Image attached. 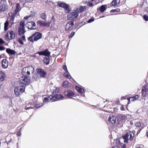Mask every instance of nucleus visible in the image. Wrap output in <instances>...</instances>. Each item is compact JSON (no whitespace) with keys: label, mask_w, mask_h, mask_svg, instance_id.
Instances as JSON below:
<instances>
[{"label":"nucleus","mask_w":148,"mask_h":148,"mask_svg":"<svg viewBox=\"0 0 148 148\" xmlns=\"http://www.w3.org/2000/svg\"><path fill=\"white\" fill-rule=\"evenodd\" d=\"M42 36V34L39 32H36L30 37L28 38V40L32 43L37 41L41 39Z\"/></svg>","instance_id":"f257e3e1"},{"label":"nucleus","mask_w":148,"mask_h":148,"mask_svg":"<svg viewBox=\"0 0 148 148\" xmlns=\"http://www.w3.org/2000/svg\"><path fill=\"white\" fill-rule=\"evenodd\" d=\"M34 68L32 66H29L24 68L21 72L22 76H29L30 75V72H33Z\"/></svg>","instance_id":"f03ea898"},{"label":"nucleus","mask_w":148,"mask_h":148,"mask_svg":"<svg viewBox=\"0 0 148 148\" xmlns=\"http://www.w3.org/2000/svg\"><path fill=\"white\" fill-rule=\"evenodd\" d=\"M134 132L128 131L122 136L123 139L124 140V142L127 143L129 139L130 141L134 139Z\"/></svg>","instance_id":"7ed1b4c3"},{"label":"nucleus","mask_w":148,"mask_h":148,"mask_svg":"<svg viewBox=\"0 0 148 148\" xmlns=\"http://www.w3.org/2000/svg\"><path fill=\"white\" fill-rule=\"evenodd\" d=\"M30 77L29 76H22L21 79L19 81V86L28 85L30 82Z\"/></svg>","instance_id":"20e7f679"},{"label":"nucleus","mask_w":148,"mask_h":148,"mask_svg":"<svg viewBox=\"0 0 148 148\" xmlns=\"http://www.w3.org/2000/svg\"><path fill=\"white\" fill-rule=\"evenodd\" d=\"M25 87L22 86L16 87L14 90V94L16 97L19 96L25 91Z\"/></svg>","instance_id":"39448f33"},{"label":"nucleus","mask_w":148,"mask_h":148,"mask_svg":"<svg viewBox=\"0 0 148 148\" xmlns=\"http://www.w3.org/2000/svg\"><path fill=\"white\" fill-rule=\"evenodd\" d=\"M15 32L13 30H9L5 35V39L7 41L14 39L15 38Z\"/></svg>","instance_id":"423d86ee"},{"label":"nucleus","mask_w":148,"mask_h":148,"mask_svg":"<svg viewBox=\"0 0 148 148\" xmlns=\"http://www.w3.org/2000/svg\"><path fill=\"white\" fill-rule=\"evenodd\" d=\"M78 14L75 11L69 13L67 16V19L71 21H75V20L77 18Z\"/></svg>","instance_id":"0eeeda50"},{"label":"nucleus","mask_w":148,"mask_h":148,"mask_svg":"<svg viewBox=\"0 0 148 148\" xmlns=\"http://www.w3.org/2000/svg\"><path fill=\"white\" fill-rule=\"evenodd\" d=\"M20 26L18 28V32L20 35L24 34L25 32V22L24 21H21L20 23Z\"/></svg>","instance_id":"6e6552de"},{"label":"nucleus","mask_w":148,"mask_h":148,"mask_svg":"<svg viewBox=\"0 0 148 148\" xmlns=\"http://www.w3.org/2000/svg\"><path fill=\"white\" fill-rule=\"evenodd\" d=\"M74 25L73 21H69L67 23L65 27V30L68 32L71 31L73 29V26Z\"/></svg>","instance_id":"1a4fd4ad"},{"label":"nucleus","mask_w":148,"mask_h":148,"mask_svg":"<svg viewBox=\"0 0 148 148\" xmlns=\"http://www.w3.org/2000/svg\"><path fill=\"white\" fill-rule=\"evenodd\" d=\"M25 26L28 29H35L36 28V23L33 21L27 22L26 23Z\"/></svg>","instance_id":"9d476101"},{"label":"nucleus","mask_w":148,"mask_h":148,"mask_svg":"<svg viewBox=\"0 0 148 148\" xmlns=\"http://www.w3.org/2000/svg\"><path fill=\"white\" fill-rule=\"evenodd\" d=\"M38 74L39 75L40 77L45 78L46 77L47 73L43 69L39 68L37 70Z\"/></svg>","instance_id":"9b49d317"},{"label":"nucleus","mask_w":148,"mask_h":148,"mask_svg":"<svg viewBox=\"0 0 148 148\" xmlns=\"http://www.w3.org/2000/svg\"><path fill=\"white\" fill-rule=\"evenodd\" d=\"M40 55H43L47 57H50V52L48 51V49H47L43 51H39L37 53Z\"/></svg>","instance_id":"f8f14e48"},{"label":"nucleus","mask_w":148,"mask_h":148,"mask_svg":"<svg viewBox=\"0 0 148 148\" xmlns=\"http://www.w3.org/2000/svg\"><path fill=\"white\" fill-rule=\"evenodd\" d=\"M65 95L69 98H71L75 95V93L70 90H66L64 92Z\"/></svg>","instance_id":"ddd939ff"},{"label":"nucleus","mask_w":148,"mask_h":148,"mask_svg":"<svg viewBox=\"0 0 148 148\" xmlns=\"http://www.w3.org/2000/svg\"><path fill=\"white\" fill-rule=\"evenodd\" d=\"M36 23L37 25L41 26L47 27L49 25V24L48 23L42 21H39L37 22Z\"/></svg>","instance_id":"4468645a"},{"label":"nucleus","mask_w":148,"mask_h":148,"mask_svg":"<svg viewBox=\"0 0 148 148\" xmlns=\"http://www.w3.org/2000/svg\"><path fill=\"white\" fill-rule=\"evenodd\" d=\"M2 67L3 68H7L8 66V62L6 59H3L1 62Z\"/></svg>","instance_id":"2eb2a0df"},{"label":"nucleus","mask_w":148,"mask_h":148,"mask_svg":"<svg viewBox=\"0 0 148 148\" xmlns=\"http://www.w3.org/2000/svg\"><path fill=\"white\" fill-rule=\"evenodd\" d=\"M8 9V5L5 4H1L0 6V13L4 12Z\"/></svg>","instance_id":"dca6fc26"},{"label":"nucleus","mask_w":148,"mask_h":148,"mask_svg":"<svg viewBox=\"0 0 148 148\" xmlns=\"http://www.w3.org/2000/svg\"><path fill=\"white\" fill-rule=\"evenodd\" d=\"M86 6H81L79 8H77L75 11L78 14V13L82 12L84 10L86 9Z\"/></svg>","instance_id":"f3484780"},{"label":"nucleus","mask_w":148,"mask_h":148,"mask_svg":"<svg viewBox=\"0 0 148 148\" xmlns=\"http://www.w3.org/2000/svg\"><path fill=\"white\" fill-rule=\"evenodd\" d=\"M120 0H113L110 4L111 6H117L120 3Z\"/></svg>","instance_id":"a211bd4d"},{"label":"nucleus","mask_w":148,"mask_h":148,"mask_svg":"<svg viewBox=\"0 0 148 148\" xmlns=\"http://www.w3.org/2000/svg\"><path fill=\"white\" fill-rule=\"evenodd\" d=\"M6 52L9 55L12 56L15 54L16 53V51L13 50L11 49L10 48H7L6 49Z\"/></svg>","instance_id":"6ab92c4d"},{"label":"nucleus","mask_w":148,"mask_h":148,"mask_svg":"<svg viewBox=\"0 0 148 148\" xmlns=\"http://www.w3.org/2000/svg\"><path fill=\"white\" fill-rule=\"evenodd\" d=\"M21 8L20 6L19 3H18L16 4V6L14 12V13L15 14H16L18 12H19L21 10Z\"/></svg>","instance_id":"aec40b11"},{"label":"nucleus","mask_w":148,"mask_h":148,"mask_svg":"<svg viewBox=\"0 0 148 148\" xmlns=\"http://www.w3.org/2000/svg\"><path fill=\"white\" fill-rule=\"evenodd\" d=\"M26 40L25 36L24 35H23L22 36L21 38L18 39V42L20 44L23 45L24 44L23 41H25Z\"/></svg>","instance_id":"412c9836"},{"label":"nucleus","mask_w":148,"mask_h":148,"mask_svg":"<svg viewBox=\"0 0 148 148\" xmlns=\"http://www.w3.org/2000/svg\"><path fill=\"white\" fill-rule=\"evenodd\" d=\"M50 60L49 57H46L44 58L43 62L46 65H48L49 64Z\"/></svg>","instance_id":"4be33fe9"},{"label":"nucleus","mask_w":148,"mask_h":148,"mask_svg":"<svg viewBox=\"0 0 148 148\" xmlns=\"http://www.w3.org/2000/svg\"><path fill=\"white\" fill-rule=\"evenodd\" d=\"M6 75L2 71H0V82L3 81Z\"/></svg>","instance_id":"5701e85b"},{"label":"nucleus","mask_w":148,"mask_h":148,"mask_svg":"<svg viewBox=\"0 0 148 148\" xmlns=\"http://www.w3.org/2000/svg\"><path fill=\"white\" fill-rule=\"evenodd\" d=\"M108 122L110 123L111 124L112 126H114V124L116 123L115 119H114V118H110L109 117L108 120Z\"/></svg>","instance_id":"b1692460"},{"label":"nucleus","mask_w":148,"mask_h":148,"mask_svg":"<svg viewBox=\"0 0 148 148\" xmlns=\"http://www.w3.org/2000/svg\"><path fill=\"white\" fill-rule=\"evenodd\" d=\"M127 116L125 115L120 116L119 117V119L120 121L123 122L127 119Z\"/></svg>","instance_id":"393cba45"},{"label":"nucleus","mask_w":148,"mask_h":148,"mask_svg":"<svg viewBox=\"0 0 148 148\" xmlns=\"http://www.w3.org/2000/svg\"><path fill=\"white\" fill-rule=\"evenodd\" d=\"M106 5H102L99 8V10L101 12L103 13L106 10Z\"/></svg>","instance_id":"a878e982"},{"label":"nucleus","mask_w":148,"mask_h":148,"mask_svg":"<svg viewBox=\"0 0 148 148\" xmlns=\"http://www.w3.org/2000/svg\"><path fill=\"white\" fill-rule=\"evenodd\" d=\"M51 97V95H48L47 96H46V97H44L43 99V102H46L50 101V97Z\"/></svg>","instance_id":"bb28decb"},{"label":"nucleus","mask_w":148,"mask_h":148,"mask_svg":"<svg viewBox=\"0 0 148 148\" xmlns=\"http://www.w3.org/2000/svg\"><path fill=\"white\" fill-rule=\"evenodd\" d=\"M75 88L79 92L81 93H82L84 91V90L79 87L76 86Z\"/></svg>","instance_id":"cd10ccee"},{"label":"nucleus","mask_w":148,"mask_h":148,"mask_svg":"<svg viewBox=\"0 0 148 148\" xmlns=\"http://www.w3.org/2000/svg\"><path fill=\"white\" fill-rule=\"evenodd\" d=\"M9 21H6L4 24V30L5 31H6L8 29V26L9 25Z\"/></svg>","instance_id":"c85d7f7f"},{"label":"nucleus","mask_w":148,"mask_h":148,"mask_svg":"<svg viewBox=\"0 0 148 148\" xmlns=\"http://www.w3.org/2000/svg\"><path fill=\"white\" fill-rule=\"evenodd\" d=\"M58 5L61 7L64 8L67 5V4L62 2H59L58 3Z\"/></svg>","instance_id":"c756f323"},{"label":"nucleus","mask_w":148,"mask_h":148,"mask_svg":"<svg viewBox=\"0 0 148 148\" xmlns=\"http://www.w3.org/2000/svg\"><path fill=\"white\" fill-rule=\"evenodd\" d=\"M63 75L67 78H71V76L70 75L69 73L68 72V71H65V73H64Z\"/></svg>","instance_id":"7c9ffc66"},{"label":"nucleus","mask_w":148,"mask_h":148,"mask_svg":"<svg viewBox=\"0 0 148 148\" xmlns=\"http://www.w3.org/2000/svg\"><path fill=\"white\" fill-rule=\"evenodd\" d=\"M40 16L41 18L44 20V21L46 20V13L45 12L42 13L40 14Z\"/></svg>","instance_id":"2f4dec72"},{"label":"nucleus","mask_w":148,"mask_h":148,"mask_svg":"<svg viewBox=\"0 0 148 148\" xmlns=\"http://www.w3.org/2000/svg\"><path fill=\"white\" fill-rule=\"evenodd\" d=\"M57 100L60 99H62L64 98V97L61 95L60 94H56L55 95Z\"/></svg>","instance_id":"473e14b6"},{"label":"nucleus","mask_w":148,"mask_h":148,"mask_svg":"<svg viewBox=\"0 0 148 148\" xmlns=\"http://www.w3.org/2000/svg\"><path fill=\"white\" fill-rule=\"evenodd\" d=\"M64 8L66 10V11H65V12L66 13H68L71 11V9L69 8V6L67 4V5L64 7Z\"/></svg>","instance_id":"72a5a7b5"},{"label":"nucleus","mask_w":148,"mask_h":148,"mask_svg":"<svg viewBox=\"0 0 148 148\" xmlns=\"http://www.w3.org/2000/svg\"><path fill=\"white\" fill-rule=\"evenodd\" d=\"M139 96L138 95H136L133 97H130L132 99V101H134L136 100L137 99L139 98Z\"/></svg>","instance_id":"f704fd0d"},{"label":"nucleus","mask_w":148,"mask_h":148,"mask_svg":"<svg viewBox=\"0 0 148 148\" xmlns=\"http://www.w3.org/2000/svg\"><path fill=\"white\" fill-rule=\"evenodd\" d=\"M34 107V106H33V107L30 106V104H29L26 106L25 107V110H28L30 109H32Z\"/></svg>","instance_id":"c9c22d12"},{"label":"nucleus","mask_w":148,"mask_h":148,"mask_svg":"<svg viewBox=\"0 0 148 148\" xmlns=\"http://www.w3.org/2000/svg\"><path fill=\"white\" fill-rule=\"evenodd\" d=\"M50 101H51V102L55 101H57V98L56 96V95L52 96L51 95V97H50Z\"/></svg>","instance_id":"e433bc0d"},{"label":"nucleus","mask_w":148,"mask_h":148,"mask_svg":"<svg viewBox=\"0 0 148 148\" xmlns=\"http://www.w3.org/2000/svg\"><path fill=\"white\" fill-rule=\"evenodd\" d=\"M69 85L68 82L67 81H64L63 82L62 84V86L64 87H66L68 86Z\"/></svg>","instance_id":"4c0bfd02"},{"label":"nucleus","mask_w":148,"mask_h":148,"mask_svg":"<svg viewBox=\"0 0 148 148\" xmlns=\"http://www.w3.org/2000/svg\"><path fill=\"white\" fill-rule=\"evenodd\" d=\"M85 24V23L84 22H81L78 23L77 25V27L78 28H79L81 26H82L83 25Z\"/></svg>","instance_id":"58836bf2"},{"label":"nucleus","mask_w":148,"mask_h":148,"mask_svg":"<svg viewBox=\"0 0 148 148\" xmlns=\"http://www.w3.org/2000/svg\"><path fill=\"white\" fill-rule=\"evenodd\" d=\"M136 148H145L144 145L142 144L137 145H136Z\"/></svg>","instance_id":"ea45409f"},{"label":"nucleus","mask_w":148,"mask_h":148,"mask_svg":"<svg viewBox=\"0 0 148 148\" xmlns=\"http://www.w3.org/2000/svg\"><path fill=\"white\" fill-rule=\"evenodd\" d=\"M135 125L136 127H139L141 126V124L140 122H137Z\"/></svg>","instance_id":"a19ab883"},{"label":"nucleus","mask_w":148,"mask_h":148,"mask_svg":"<svg viewBox=\"0 0 148 148\" xmlns=\"http://www.w3.org/2000/svg\"><path fill=\"white\" fill-rule=\"evenodd\" d=\"M21 128L18 129V131L17 132V134L18 136H21Z\"/></svg>","instance_id":"79ce46f5"},{"label":"nucleus","mask_w":148,"mask_h":148,"mask_svg":"<svg viewBox=\"0 0 148 148\" xmlns=\"http://www.w3.org/2000/svg\"><path fill=\"white\" fill-rule=\"evenodd\" d=\"M143 18L146 21H148V16L147 15H144L143 16Z\"/></svg>","instance_id":"37998d69"},{"label":"nucleus","mask_w":148,"mask_h":148,"mask_svg":"<svg viewBox=\"0 0 148 148\" xmlns=\"http://www.w3.org/2000/svg\"><path fill=\"white\" fill-rule=\"evenodd\" d=\"M94 21V18L93 17H92L88 21V23H90Z\"/></svg>","instance_id":"c03bdc74"},{"label":"nucleus","mask_w":148,"mask_h":148,"mask_svg":"<svg viewBox=\"0 0 148 148\" xmlns=\"http://www.w3.org/2000/svg\"><path fill=\"white\" fill-rule=\"evenodd\" d=\"M75 34V32H73L69 36V38H72L74 36Z\"/></svg>","instance_id":"a18cd8bd"},{"label":"nucleus","mask_w":148,"mask_h":148,"mask_svg":"<svg viewBox=\"0 0 148 148\" xmlns=\"http://www.w3.org/2000/svg\"><path fill=\"white\" fill-rule=\"evenodd\" d=\"M142 96L144 97L147 96L146 92H142Z\"/></svg>","instance_id":"49530a36"},{"label":"nucleus","mask_w":148,"mask_h":148,"mask_svg":"<svg viewBox=\"0 0 148 148\" xmlns=\"http://www.w3.org/2000/svg\"><path fill=\"white\" fill-rule=\"evenodd\" d=\"M147 88L145 86H143L142 89V92H146Z\"/></svg>","instance_id":"de8ad7c7"},{"label":"nucleus","mask_w":148,"mask_h":148,"mask_svg":"<svg viewBox=\"0 0 148 148\" xmlns=\"http://www.w3.org/2000/svg\"><path fill=\"white\" fill-rule=\"evenodd\" d=\"M42 106V104H37L35 105V107L36 108H38Z\"/></svg>","instance_id":"09e8293b"},{"label":"nucleus","mask_w":148,"mask_h":148,"mask_svg":"<svg viewBox=\"0 0 148 148\" xmlns=\"http://www.w3.org/2000/svg\"><path fill=\"white\" fill-rule=\"evenodd\" d=\"M63 69L65 71H67L68 70L67 69V67L66 65H64L63 66Z\"/></svg>","instance_id":"8fccbe9b"},{"label":"nucleus","mask_w":148,"mask_h":148,"mask_svg":"<svg viewBox=\"0 0 148 148\" xmlns=\"http://www.w3.org/2000/svg\"><path fill=\"white\" fill-rule=\"evenodd\" d=\"M5 43L4 41L1 38H0V44H4Z\"/></svg>","instance_id":"3c124183"},{"label":"nucleus","mask_w":148,"mask_h":148,"mask_svg":"<svg viewBox=\"0 0 148 148\" xmlns=\"http://www.w3.org/2000/svg\"><path fill=\"white\" fill-rule=\"evenodd\" d=\"M32 16L31 15H30L29 16H25L24 18V19L25 20H27L30 17Z\"/></svg>","instance_id":"603ef678"},{"label":"nucleus","mask_w":148,"mask_h":148,"mask_svg":"<svg viewBox=\"0 0 148 148\" xmlns=\"http://www.w3.org/2000/svg\"><path fill=\"white\" fill-rule=\"evenodd\" d=\"M143 127H141V128L140 129H139V130H138L137 132V134H138L140 133V132L141 131V130L143 129Z\"/></svg>","instance_id":"864d4df0"},{"label":"nucleus","mask_w":148,"mask_h":148,"mask_svg":"<svg viewBox=\"0 0 148 148\" xmlns=\"http://www.w3.org/2000/svg\"><path fill=\"white\" fill-rule=\"evenodd\" d=\"M5 48L3 46H0V51H3L5 50Z\"/></svg>","instance_id":"5fc2aeb1"},{"label":"nucleus","mask_w":148,"mask_h":148,"mask_svg":"<svg viewBox=\"0 0 148 148\" xmlns=\"http://www.w3.org/2000/svg\"><path fill=\"white\" fill-rule=\"evenodd\" d=\"M93 5V4L91 3H88L87 4V6L89 7H92Z\"/></svg>","instance_id":"6e6d98bb"},{"label":"nucleus","mask_w":148,"mask_h":148,"mask_svg":"<svg viewBox=\"0 0 148 148\" xmlns=\"http://www.w3.org/2000/svg\"><path fill=\"white\" fill-rule=\"evenodd\" d=\"M14 17H13V16H12L11 17V20L12 21V24H13L14 23Z\"/></svg>","instance_id":"4d7b16f0"},{"label":"nucleus","mask_w":148,"mask_h":148,"mask_svg":"<svg viewBox=\"0 0 148 148\" xmlns=\"http://www.w3.org/2000/svg\"><path fill=\"white\" fill-rule=\"evenodd\" d=\"M121 110L122 111H123L125 110L123 106L121 105Z\"/></svg>","instance_id":"13d9d810"},{"label":"nucleus","mask_w":148,"mask_h":148,"mask_svg":"<svg viewBox=\"0 0 148 148\" xmlns=\"http://www.w3.org/2000/svg\"><path fill=\"white\" fill-rule=\"evenodd\" d=\"M120 103V101L119 99L117 100L115 102V103L117 104H119Z\"/></svg>","instance_id":"bf43d9fd"},{"label":"nucleus","mask_w":148,"mask_h":148,"mask_svg":"<svg viewBox=\"0 0 148 148\" xmlns=\"http://www.w3.org/2000/svg\"><path fill=\"white\" fill-rule=\"evenodd\" d=\"M130 97V98H127V99L128 101L127 103V105H128L130 103V99H131Z\"/></svg>","instance_id":"052dcab7"},{"label":"nucleus","mask_w":148,"mask_h":148,"mask_svg":"<svg viewBox=\"0 0 148 148\" xmlns=\"http://www.w3.org/2000/svg\"><path fill=\"white\" fill-rule=\"evenodd\" d=\"M126 97L124 96H122L121 97V100H123V99H126Z\"/></svg>","instance_id":"680f3d73"},{"label":"nucleus","mask_w":148,"mask_h":148,"mask_svg":"<svg viewBox=\"0 0 148 148\" xmlns=\"http://www.w3.org/2000/svg\"><path fill=\"white\" fill-rule=\"evenodd\" d=\"M118 10H119V9H114V10H112L111 11H112V12H116L118 11Z\"/></svg>","instance_id":"e2e57ef3"},{"label":"nucleus","mask_w":148,"mask_h":148,"mask_svg":"<svg viewBox=\"0 0 148 148\" xmlns=\"http://www.w3.org/2000/svg\"><path fill=\"white\" fill-rule=\"evenodd\" d=\"M112 148H120V147L118 146H115L113 147Z\"/></svg>","instance_id":"0e129e2a"},{"label":"nucleus","mask_w":148,"mask_h":148,"mask_svg":"<svg viewBox=\"0 0 148 148\" xmlns=\"http://www.w3.org/2000/svg\"><path fill=\"white\" fill-rule=\"evenodd\" d=\"M122 148H126V145L125 144H123L122 147Z\"/></svg>","instance_id":"69168bd1"},{"label":"nucleus","mask_w":148,"mask_h":148,"mask_svg":"<svg viewBox=\"0 0 148 148\" xmlns=\"http://www.w3.org/2000/svg\"><path fill=\"white\" fill-rule=\"evenodd\" d=\"M26 1L28 2H31L33 1V0H25Z\"/></svg>","instance_id":"338daca9"},{"label":"nucleus","mask_w":148,"mask_h":148,"mask_svg":"<svg viewBox=\"0 0 148 148\" xmlns=\"http://www.w3.org/2000/svg\"><path fill=\"white\" fill-rule=\"evenodd\" d=\"M145 12L147 13V14H148V8L147 9H146L145 10Z\"/></svg>","instance_id":"774afa93"}]
</instances>
